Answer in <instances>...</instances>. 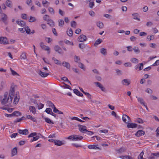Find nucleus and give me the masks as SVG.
I'll list each match as a JSON object with an SVG mask.
<instances>
[{
	"label": "nucleus",
	"instance_id": "2eb2a0df",
	"mask_svg": "<svg viewBox=\"0 0 159 159\" xmlns=\"http://www.w3.org/2000/svg\"><path fill=\"white\" fill-rule=\"evenodd\" d=\"M29 109L30 111L33 114H35L36 113V110L34 107L32 106H30L29 107Z\"/></svg>",
	"mask_w": 159,
	"mask_h": 159
},
{
	"label": "nucleus",
	"instance_id": "a211bd4d",
	"mask_svg": "<svg viewBox=\"0 0 159 159\" xmlns=\"http://www.w3.org/2000/svg\"><path fill=\"white\" fill-rule=\"evenodd\" d=\"M98 145L96 144H94L93 145L88 146V148L91 149H99V148L98 147Z\"/></svg>",
	"mask_w": 159,
	"mask_h": 159
},
{
	"label": "nucleus",
	"instance_id": "20e7f679",
	"mask_svg": "<svg viewBox=\"0 0 159 159\" xmlns=\"http://www.w3.org/2000/svg\"><path fill=\"white\" fill-rule=\"evenodd\" d=\"M67 139L73 141H78L82 140L83 137L81 136L74 134L69 136Z\"/></svg>",
	"mask_w": 159,
	"mask_h": 159
},
{
	"label": "nucleus",
	"instance_id": "0eeeda50",
	"mask_svg": "<svg viewBox=\"0 0 159 159\" xmlns=\"http://www.w3.org/2000/svg\"><path fill=\"white\" fill-rule=\"evenodd\" d=\"M122 120L123 121L127 124V127L129 128V117L125 114H123L122 117Z\"/></svg>",
	"mask_w": 159,
	"mask_h": 159
},
{
	"label": "nucleus",
	"instance_id": "f03ea898",
	"mask_svg": "<svg viewBox=\"0 0 159 159\" xmlns=\"http://www.w3.org/2000/svg\"><path fill=\"white\" fill-rule=\"evenodd\" d=\"M17 88V85L12 83L11 86L9 90V95L10 97H12L15 95V94L16 92V90Z\"/></svg>",
	"mask_w": 159,
	"mask_h": 159
},
{
	"label": "nucleus",
	"instance_id": "6e6d98bb",
	"mask_svg": "<svg viewBox=\"0 0 159 159\" xmlns=\"http://www.w3.org/2000/svg\"><path fill=\"white\" fill-rule=\"evenodd\" d=\"M47 103L49 107H52L53 109L54 108V107H55L54 105L50 102H48Z\"/></svg>",
	"mask_w": 159,
	"mask_h": 159
},
{
	"label": "nucleus",
	"instance_id": "3c124183",
	"mask_svg": "<svg viewBox=\"0 0 159 159\" xmlns=\"http://www.w3.org/2000/svg\"><path fill=\"white\" fill-rule=\"evenodd\" d=\"M131 61L134 63H138L139 62L138 60L135 58H132L131 59Z\"/></svg>",
	"mask_w": 159,
	"mask_h": 159
},
{
	"label": "nucleus",
	"instance_id": "423d86ee",
	"mask_svg": "<svg viewBox=\"0 0 159 159\" xmlns=\"http://www.w3.org/2000/svg\"><path fill=\"white\" fill-rule=\"evenodd\" d=\"M0 44L6 45L9 44L8 40L5 37H0Z\"/></svg>",
	"mask_w": 159,
	"mask_h": 159
},
{
	"label": "nucleus",
	"instance_id": "0e129e2a",
	"mask_svg": "<svg viewBox=\"0 0 159 159\" xmlns=\"http://www.w3.org/2000/svg\"><path fill=\"white\" fill-rule=\"evenodd\" d=\"M145 91L146 92L150 94H152V90L149 88L147 89Z\"/></svg>",
	"mask_w": 159,
	"mask_h": 159
},
{
	"label": "nucleus",
	"instance_id": "49530a36",
	"mask_svg": "<svg viewBox=\"0 0 159 159\" xmlns=\"http://www.w3.org/2000/svg\"><path fill=\"white\" fill-rule=\"evenodd\" d=\"M53 111L54 112L57 113L58 114H63V113L62 112L59 111L55 107H54V108H53Z\"/></svg>",
	"mask_w": 159,
	"mask_h": 159
},
{
	"label": "nucleus",
	"instance_id": "864d4df0",
	"mask_svg": "<svg viewBox=\"0 0 159 159\" xmlns=\"http://www.w3.org/2000/svg\"><path fill=\"white\" fill-rule=\"evenodd\" d=\"M70 119L71 120H76L78 121L81 122H84V121H83L82 120L79 119L78 118L76 117H71V118Z\"/></svg>",
	"mask_w": 159,
	"mask_h": 159
},
{
	"label": "nucleus",
	"instance_id": "bb28decb",
	"mask_svg": "<svg viewBox=\"0 0 159 159\" xmlns=\"http://www.w3.org/2000/svg\"><path fill=\"white\" fill-rule=\"evenodd\" d=\"M62 66L66 67V68L68 69H69L70 68V64L66 61H63L62 63Z\"/></svg>",
	"mask_w": 159,
	"mask_h": 159
},
{
	"label": "nucleus",
	"instance_id": "1a4fd4ad",
	"mask_svg": "<svg viewBox=\"0 0 159 159\" xmlns=\"http://www.w3.org/2000/svg\"><path fill=\"white\" fill-rule=\"evenodd\" d=\"M14 97L13 103L15 105H16L18 103L20 99V96L19 95V93L16 92L15 94V95L14 96Z\"/></svg>",
	"mask_w": 159,
	"mask_h": 159
},
{
	"label": "nucleus",
	"instance_id": "aec40b11",
	"mask_svg": "<svg viewBox=\"0 0 159 159\" xmlns=\"http://www.w3.org/2000/svg\"><path fill=\"white\" fill-rule=\"evenodd\" d=\"M100 52L101 54L104 56H106L107 54V49L103 48H102L100 49Z\"/></svg>",
	"mask_w": 159,
	"mask_h": 159
},
{
	"label": "nucleus",
	"instance_id": "a19ab883",
	"mask_svg": "<svg viewBox=\"0 0 159 159\" xmlns=\"http://www.w3.org/2000/svg\"><path fill=\"white\" fill-rule=\"evenodd\" d=\"M5 4L9 7L11 8L12 7L11 2L10 1H6L5 2Z\"/></svg>",
	"mask_w": 159,
	"mask_h": 159
},
{
	"label": "nucleus",
	"instance_id": "4d7b16f0",
	"mask_svg": "<svg viewBox=\"0 0 159 159\" xmlns=\"http://www.w3.org/2000/svg\"><path fill=\"white\" fill-rule=\"evenodd\" d=\"M50 18H49V16L48 15H45L44 16H43V19L45 20V21H47L48 20V19H49Z\"/></svg>",
	"mask_w": 159,
	"mask_h": 159
},
{
	"label": "nucleus",
	"instance_id": "f257e3e1",
	"mask_svg": "<svg viewBox=\"0 0 159 159\" xmlns=\"http://www.w3.org/2000/svg\"><path fill=\"white\" fill-rule=\"evenodd\" d=\"M12 97L8 95L7 92H5L3 96H2L1 103L2 105H9L12 102Z\"/></svg>",
	"mask_w": 159,
	"mask_h": 159
},
{
	"label": "nucleus",
	"instance_id": "2f4dec72",
	"mask_svg": "<svg viewBox=\"0 0 159 159\" xmlns=\"http://www.w3.org/2000/svg\"><path fill=\"white\" fill-rule=\"evenodd\" d=\"M121 83L123 85L128 86L129 84V82L128 80L125 79L121 81Z\"/></svg>",
	"mask_w": 159,
	"mask_h": 159
},
{
	"label": "nucleus",
	"instance_id": "393cba45",
	"mask_svg": "<svg viewBox=\"0 0 159 159\" xmlns=\"http://www.w3.org/2000/svg\"><path fill=\"white\" fill-rule=\"evenodd\" d=\"M16 23L18 25L22 27L24 26L25 25V23L20 20H17Z\"/></svg>",
	"mask_w": 159,
	"mask_h": 159
},
{
	"label": "nucleus",
	"instance_id": "5701e85b",
	"mask_svg": "<svg viewBox=\"0 0 159 159\" xmlns=\"http://www.w3.org/2000/svg\"><path fill=\"white\" fill-rule=\"evenodd\" d=\"M18 132L20 134L27 135L28 133V131L26 129L24 130L19 129L18 130Z\"/></svg>",
	"mask_w": 159,
	"mask_h": 159
},
{
	"label": "nucleus",
	"instance_id": "f704fd0d",
	"mask_svg": "<svg viewBox=\"0 0 159 159\" xmlns=\"http://www.w3.org/2000/svg\"><path fill=\"white\" fill-rule=\"evenodd\" d=\"M78 66L80 68L82 69L83 70L85 71L86 70L85 66L83 63L81 62H79Z\"/></svg>",
	"mask_w": 159,
	"mask_h": 159
},
{
	"label": "nucleus",
	"instance_id": "dca6fc26",
	"mask_svg": "<svg viewBox=\"0 0 159 159\" xmlns=\"http://www.w3.org/2000/svg\"><path fill=\"white\" fill-rule=\"evenodd\" d=\"M10 70L11 72V74L12 76H14L16 77L20 76V75L16 72L13 70L11 68H10Z\"/></svg>",
	"mask_w": 159,
	"mask_h": 159
},
{
	"label": "nucleus",
	"instance_id": "c9c22d12",
	"mask_svg": "<svg viewBox=\"0 0 159 159\" xmlns=\"http://www.w3.org/2000/svg\"><path fill=\"white\" fill-rule=\"evenodd\" d=\"M7 18L6 15L4 13H2L1 15V19L2 21L4 22L6 20Z\"/></svg>",
	"mask_w": 159,
	"mask_h": 159
},
{
	"label": "nucleus",
	"instance_id": "774afa93",
	"mask_svg": "<svg viewBox=\"0 0 159 159\" xmlns=\"http://www.w3.org/2000/svg\"><path fill=\"white\" fill-rule=\"evenodd\" d=\"M152 155L156 157L157 158L159 157V152L152 153Z\"/></svg>",
	"mask_w": 159,
	"mask_h": 159
},
{
	"label": "nucleus",
	"instance_id": "052dcab7",
	"mask_svg": "<svg viewBox=\"0 0 159 159\" xmlns=\"http://www.w3.org/2000/svg\"><path fill=\"white\" fill-rule=\"evenodd\" d=\"M25 29L26 30L25 31L26 33L28 34H30V30L29 27L28 26L25 27Z\"/></svg>",
	"mask_w": 159,
	"mask_h": 159
},
{
	"label": "nucleus",
	"instance_id": "f3484780",
	"mask_svg": "<svg viewBox=\"0 0 159 159\" xmlns=\"http://www.w3.org/2000/svg\"><path fill=\"white\" fill-rule=\"evenodd\" d=\"M145 132L144 131L141 130H138L135 134V135L138 137H139L144 135Z\"/></svg>",
	"mask_w": 159,
	"mask_h": 159
},
{
	"label": "nucleus",
	"instance_id": "4468645a",
	"mask_svg": "<svg viewBox=\"0 0 159 159\" xmlns=\"http://www.w3.org/2000/svg\"><path fill=\"white\" fill-rule=\"evenodd\" d=\"M65 144L64 143L61 141H60L58 139H55L54 143V144L56 146H61L64 145Z\"/></svg>",
	"mask_w": 159,
	"mask_h": 159
},
{
	"label": "nucleus",
	"instance_id": "a18cd8bd",
	"mask_svg": "<svg viewBox=\"0 0 159 159\" xmlns=\"http://www.w3.org/2000/svg\"><path fill=\"white\" fill-rule=\"evenodd\" d=\"M138 101L139 102L140 104L142 105H144L145 104L143 99L141 98H138Z\"/></svg>",
	"mask_w": 159,
	"mask_h": 159
},
{
	"label": "nucleus",
	"instance_id": "338daca9",
	"mask_svg": "<svg viewBox=\"0 0 159 159\" xmlns=\"http://www.w3.org/2000/svg\"><path fill=\"white\" fill-rule=\"evenodd\" d=\"M159 65V60H157L155 62L153 63L152 66H158Z\"/></svg>",
	"mask_w": 159,
	"mask_h": 159
},
{
	"label": "nucleus",
	"instance_id": "473e14b6",
	"mask_svg": "<svg viewBox=\"0 0 159 159\" xmlns=\"http://www.w3.org/2000/svg\"><path fill=\"white\" fill-rule=\"evenodd\" d=\"M26 118L27 119H29L32 120L34 122H36L37 120L34 117H33L32 116H31L30 115H27L26 116Z\"/></svg>",
	"mask_w": 159,
	"mask_h": 159
},
{
	"label": "nucleus",
	"instance_id": "7ed1b4c3",
	"mask_svg": "<svg viewBox=\"0 0 159 159\" xmlns=\"http://www.w3.org/2000/svg\"><path fill=\"white\" fill-rule=\"evenodd\" d=\"M41 135L40 134H39L38 135H37V133L35 132H34L31 133L30 135L28 136V138L32 137L30 139V142H32L34 141H36L38 140L40 138Z\"/></svg>",
	"mask_w": 159,
	"mask_h": 159
},
{
	"label": "nucleus",
	"instance_id": "4c0bfd02",
	"mask_svg": "<svg viewBox=\"0 0 159 159\" xmlns=\"http://www.w3.org/2000/svg\"><path fill=\"white\" fill-rule=\"evenodd\" d=\"M47 23L51 26H54V21L51 19L47 20Z\"/></svg>",
	"mask_w": 159,
	"mask_h": 159
},
{
	"label": "nucleus",
	"instance_id": "7c9ffc66",
	"mask_svg": "<svg viewBox=\"0 0 159 159\" xmlns=\"http://www.w3.org/2000/svg\"><path fill=\"white\" fill-rule=\"evenodd\" d=\"M73 92L75 93L79 96L82 97L83 96V94L77 89H74L73 90Z\"/></svg>",
	"mask_w": 159,
	"mask_h": 159
},
{
	"label": "nucleus",
	"instance_id": "39448f33",
	"mask_svg": "<svg viewBox=\"0 0 159 159\" xmlns=\"http://www.w3.org/2000/svg\"><path fill=\"white\" fill-rule=\"evenodd\" d=\"M40 45L41 48L43 50L47 51L48 54H50L51 52V48L49 46L46 45L42 42L40 43Z\"/></svg>",
	"mask_w": 159,
	"mask_h": 159
},
{
	"label": "nucleus",
	"instance_id": "ddd939ff",
	"mask_svg": "<svg viewBox=\"0 0 159 159\" xmlns=\"http://www.w3.org/2000/svg\"><path fill=\"white\" fill-rule=\"evenodd\" d=\"M17 154V148L15 147L12 148L11 151V157L16 156Z\"/></svg>",
	"mask_w": 159,
	"mask_h": 159
},
{
	"label": "nucleus",
	"instance_id": "de8ad7c7",
	"mask_svg": "<svg viewBox=\"0 0 159 159\" xmlns=\"http://www.w3.org/2000/svg\"><path fill=\"white\" fill-rule=\"evenodd\" d=\"M45 112L48 114H52L53 112L52 110V109L50 108H47L46 109Z\"/></svg>",
	"mask_w": 159,
	"mask_h": 159
},
{
	"label": "nucleus",
	"instance_id": "58836bf2",
	"mask_svg": "<svg viewBox=\"0 0 159 159\" xmlns=\"http://www.w3.org/2000/svg\"><path fill=\"white\" fill-rule=\"evenodd\" d=\"M97 26L100 29H102L104 27V25L103 23L100 21L98 22L97 23Z\"/></svg>",
	"mask_w": 159,
	"mask_h": 159
},
{
	"label": "nucleus",
	"instance_id": "680f3d73",
	"mask_svg": "<svg viewBox=\"0 0 159 159\" xmlns=\"http://www.w3.org/2000/svg\"><path fill=\"white\" fill-rule=\"evenodd\" d=\"M89 14L92 17L94 16L95 15V12L93 11H91L89 12Z\"/></svg>",
	"mask_w": 159,
	"mask_h": 159
},
{
	"label": "nucleus",
	"instance_id": "a878e982",
	"mask_svg": "<svg viewBox=\"0 0 159 159\" xmlns=\"http://www.w3.org/2000/svg\"><path fill=\"white\" fill-rule=\"evenodd\" d=\"M52 60L55 64L59 66L61 65V62L55 58L53 57L52 58Z\"/></svg>",
	"mask_w": 159,
	"mask_h": 159
},
{
	"label": "nucleus",
	"instance_id": "69168bd1",
	"mask_svg": "<svg viewBox=\"0 0 159 159\" xmlns=\"http://www.w3.org/2000/svg\"><path fill=\"white\" fill-rule=\"evenodd\" d=\"M120 158L122 159H129L128 156H122L120 157Z\"/></svg>",
	"mask_w": 159,
	"mask_h": 159
},
{
	"label": "nucleus",
	"instance_id": "ea45409f",
	"mask_svg": "<svg viewBox=\"0 0 159 159\" xmlns=\"http://www.w3.org/2000/svg\"><path fill=\"white\" fill-rule=\"evenodd\" d=\"M36 20L37 19L35 17L30 16L29 21L30 22H33L36 21Z\"/></svg>",
	"mask_w": 159,
	"mask_h": 159
},
{
	"label": "nucleus",
	"instance_id": "c85d7f7f",
	"mask_svg": "<svg viewBox=\"0 0 159 159\" xmlns=\"http://www.w3.org/2000/svg\"><path fill=\"white\" fill-rule=\"evenodd\" d=\"M143 64L141 63L140 64L137 65L135 67V69L136 70H140L143 69Z\"/></svg>",
	"mask_w": 159,
	"mask_h": 159
},
{
	"label": "nucleus",
	"instance_id": "9b49d317",
	"mask_svg": "<svg viewBox=\"0 0 159 159\" xmlns=\"http://www.w3.org/2000/svg\"><path fill=\"white\" fill-rule=\"evenodd\" d=\"M38 73L41 77L45 78L47 77L49 75V73L46 72H43L41 70H39Z\"/></svg>",
	"mask_w": 159,
	"mask_h": 159
},
{
	"label": "nucleus",
	"instance_id": "b1692460",
	"mask_svg": "<svg viewBox=\"0 0 159 159\" xmlns=\"http://www.w3.org/2000/svg\"><path fill=\"white\" fill-rule=\"evenodd\" d=\"M13 117H17L18 116H21V112L18 111H14L12 113Z\"/></svg>",
	"mask_w": 159,
	"mask_h": 159
},
{
	"label": "nucleus",
	"instance_id": "9d476101",
	"mask_svg": "<svg viewBox=\"0 0 159 159\" xmlns=\"http://www.w3.org/2000/svg\"><path fill=\"white\" fill-rule=\"evenodd\" d=\"M94 84H95L98 87L102 92H107V90L99 82H95L94 83Z\"/></svg>",
	"mask_w": 159,
	"mask_h": 159
},
{
	"label": "nucleus",
	"instance_id": "4be33fe9",
	"mask_svg": "<svg viewBox=\"0 0 159 159\" xmlns=\"http://www.w3.org/2000/svg\"><path fill=\"white\" fill-rule=\"evenodd\" d=\"M131 47L130 46V51H131L133 50L134 52L136 53H139L140 52V51L138 47H134L133 49L131 48Z\"/></svg>",
	"mask_w": 159,
	"mask_h": 159
},
{
	"label": "nucleus",
	"instance_id": "5fc2aeb1",
	"mask_svg": "<svg viewBox=\"0 0 159 159\" xmlns=\"http://www.w3.org/2000/svg\"><path fill=\"white\" fill-rule=\"evenodd\" d=\"M137 127V124L135 123H130V128H135Z\"/></svg>",
	"mask_w": 159,
	"mask_h": 159
},
{
	"label": "nucleus",
	"instance_id": "09e8293b",
	"mask_svg": "<svg viewBox=\"0 0 159 159\" xmlns=\"http://www.w3.org/2000/svg\"><path fill=\"white\" fill-rule=\"evenodd\" d=\"M61 87L64 89H69L70 90H72V89H71V87L70 86H69L65 83Z\"/></svg>",
	"mask_w": 159,
	"mask_h": 159
},
{
	"label": "nucleus",
	"instance_id": "8fccbe9b",
	"mask_svg": "<svg viewBox=\"0 0 159 159\" xmlns=\"http://www.w3.org/2000/svg\"><path fill=\"white\" fill-rule=\"evenodd\" d=\"M74 60L76 62H79L80 59L79 57L75 56L74 57Z\"/></svg>",
	"mask_w": 159,
	"mask_h": 159
},
{
	"label": "nucleus",
	"instance_id": "cd10ccee",
	"mask_svg": "<svg viewBox=\"0 0 159 159\" xmlns=\"http://www.w3.org/2000/svg\"><path fill=\"white\" fill-rule=\"evenodd\" d=\"M132 16H133V18L134 19L138 21L140 20L139 14L138 13H136L133 14H132Z\"/></svg>",
	"mask_w": 159,
	"mask_h": 159
},
{
	"label": "nucleus",
	"instance_id": "603ef678",
	"mask_svg": "<svg viewBox=\"0 0 159 159\" xmlns=\"http://www.w3.org/2000/svg\"><path fill=\"white\" fill-rule=\"evenodd\" d=\"M65 43L68 45H70L71 46H73L74 45V43L70 41L69 40H67L65 41Z\"/></svg>",
	"mask_w": 159,
	"mask_h": 159
},
{
	"label": "nucleus",
	"instance_id": "bf43d9fd",
	"mask_svg": "<svg viewBox=\"0 0 159 159\" xmlns=\"http://www.w3.org/2000/svg\"><path fill=\"white\" fill-rule=\"evenodd\" d=\"M41 26L42 29L43 30H46L47 29V26L46 24H42L41 25Z\"/></svg>",
	"mask_w": 159,
	"mask_h": 159
},
{
	"label": "nucleus",
	"instance_id": "f8f14e48",
	"mask_svg": "<svg viewBox=\"0 0 159 159\" xmlns=\"http://www.w3.org/2000/svg\"><path fill=\"white\" fill-rule=\"evenodd\" d=\"M87 39V38L85 35L84 34H81L78 37V41L80 42H84Z\"/></svg>",
	"mask_w": 159,
	"mask_h": 159
},
{
	"label": "nucleus",
	"instance_id": "412c9836",
	"mask_svg": "<svg viewBox=\"0 0 159 159\" xmlns=\"http://www.w3.org/2000/svg\"><path fill=\"white\" fill-rule=\"evenodd\" d=\"M43 119L46 123L50 125H52L54 123V122L48 118L45 117L43 118Z\"/></svg>",
	"mask_w": 159,
	"mask_h": 159
},
{
	"label": "nucleus",
	"instance_id": "6e6552de",
	"mask_svg": "<svg viewBox=\"0 0 159 159\" xmlns=\"http://www.w3.org/2000/svg\"><path fill=\"white\" fill-rule=\"evenodd\" d=\"M77 126L79 131L82 133H86L87 131V127L85 125H78Z\"/></svg>",
	"mask_w": 159,
	"mask_h": 159
},
{
	"label": "nucleus",
	"instance_id": "37998d69",
	"mask_svg": "<svg viewBox=\"0 0 159 159\" xmlns=\"http://www.w3.org/2000/svg\"><path fill=\"white\" fill-rule=\"evenodd\" d=\"M26 54L25 52H22L20 56V58L21 59L25 60L26 59Z\"/></svg>",
	"mask_w": 159,
	"mask_h": 159
},
{
	"label": "nucleus",
	"instance_id": "6ab92c4d",
	"mask_svg": "<svg viewBox=\"0 0 159 159\" xmlns=\"http://www.w3.org/2000/svg\"><path fill=\"white\" fill-rule=\"evenodd\" d=\"M54 50L55 51L58 52L59 53H62V49L59 46L55 45L54 47Z\"/></svg>",
	"mask_w": 159,
	"mask_h": 159
},
{
	"label": "nucleus",
	"instance_id": "c03bdc74",
	"mask_svg": "<svg viewBox=\"0 0 159 159\" xmlns=\"http://www.w3.org/2000/svg\"><path fill=\"white\" fill-rule=\"evenodd\" d=\"M102 41V40L100 39H98L97 40L95 43H94V46H97L98 45L101 43Z\"/></svg>",
	"mask_w": 159,
	"mask_h": 159
},
{
	"label": "nucleus",
	"instance_id": "79ce46f5",
	"mask_svg": "<svg viewBox=\"0 0 159 159\" xmlns=\"http://www.w3.org/2000/svg\"><path fill=\"white\" fill-rule=\"evenodd\" d=\"M58 25L60 27H62L64 24V20L62 19H59L58 20Z\"/></svg>",
	"mask_w": 159,
	"mask_h": 159
},
{
	"label": "nucleus",
	"instance_id": "13d9d810",
	"mask_svg": "<svg viewBox=\"0 0 159 159\" xmlns=\"http://www.w3.org/2000/svg\"><path fill=\"white\" fill-rule=\"evenodd\" d=\"M76 25V22L74 21H73L71 22V27L75 28Z\"/></svg>",
	"mask_w": 159,
	"mask_h": 159
},
{
	"label": "nucleus",
	"instance_id": "c756f323",
	"mask_svg": "<svg viewBox=\"0 0 159 159\" xmlns=\"http://www.w3.org/2000/svg\"><path fill=\"white\" fill-rule=\"evenodd\" d=\"M34 102L35 104H37V102L35 101H34ZM37 105L38 109L39 110H40V109H42V108H43V107H44V105L43 104L40 103L37 104Z\"/></svg>",
	"mask_w": 159,
	"mask_h": 159
},
{
	"label": "nucleus",
	"instance_id": "e433bc0d",
	"mask_svg": "<svg viewBox=\"0 0 159 159\" xmlns=\"http://www.w3.org/2000/svg\"><path fill=\"white\" fill-rule=\"evenodd\" d=\"M48 10L49 13L51 15H53L55 14V11L53 8L51 7H49Z\"/></svg>",
	"mask_w": 159,
	"mask_h": 159
},
{
	"label": "nucleus",
	"instance_id": "e2e57ef3",
	"mask_svg": "<svg viewBox=\"0 0 159 159\" xmlns=\"http://www.w3.org/2000/svg\"><path fill=\"white\" fill-rule=\"evenodd\" d=\"M111 114L112 116H114L116 119L119 118V116L116 115V112L114 111H112L111 112Z\"/></svg>",
	"mask_w": 159,
	"mask_h": 159
},
{
	"label": "nucleus",
	"instance_id": "72a5a7b5",
	"mask_svg": "<svg viewBox=\"0 0 159 159\" xmlns=\"http://www.w3.org/2000/svg\"><path fill=\"white\" fill-rule=\"evenodd\" d=\"M66 32L68 36L70 37L72 36L73 34V32L71 29H68L67 30Z\"/></svg>",
	"mask_w": 159,
	"mask_h": 159
}]
</instances>
